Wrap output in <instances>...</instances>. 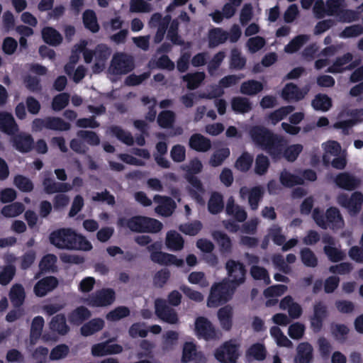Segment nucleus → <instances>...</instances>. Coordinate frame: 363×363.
Wrapping results in <instances>:
<instances>
[{"label":"nucleus","mask_w":363,"mask_h":363,"mask_svg":"<svg viewBox=\"0 0 363 363\" xmlns=\"http://www.w3.org/2000/svg\"><path fill=\"white\" fill-rule=\"evenodd\" d=\"M311 106L315 111L326 112L333 106V101L327 94H318L312 100Z\"/></svg>","instance_id":"c9c22d12"},{"label":"nucleus","mask_w":363,"mask_h":363,"mask_svg":"<svg viewBox=\"0 0 363 363\" xmlns=\"http://www.w3.org/2000/svg\"><path fill=\"white\" fill-rule=\"evenodd\" d=\"M179 334L174 330H168L163 335L162 349L163 351H170L177 344Z\"/></svg>","instance_id":"bf43d9fd"},{"label":"nucleus","mask_w":363,"mask_h":363,"mask_svg":"<svg viewBox=\"0 0 363 363\" xmlns=\"http://www.w3.org/2000/svg\"><path fill=\"white\" fill-rule=\"evenodd\" d=\"M228 38V33L220 28H211L208 32V47L213 48L224 43Z\"/></svg>","instance_id":"473e14b6"},{"label":"nucleus","mask_w":363,"mask_h":363,"mask_svg":"<svg viewBox=\"0 0 363 363\" xmlns=\"http://www.w3.org/2000/svg\"><path fill=\"white\" fill-rule=\"evenodd\" d=\"M104 325L105 322L102 318H95L89 320L81 327L80 333L84 337L91 336L101 330Z\"/></svg>","instance_id":"c756f323"},{"label":"nucleus","mask_w":363,"mask_h":363,"mask_svg":"<svg viewBox=\"0 0 363 363\" xmlns=\"http://www.w3.org/2000/svg\"><path fill=\"white\" fill-rule=\"evenodd\" d=\"M225 213L228 216L233 217L235 221L239 223L244 222L247 218V213L245 208L236 204L233 196H230L227 201Z\"/></svg>","instance_id":"dca6fc26"},{"label":"nucleus","mask_w":363,"mask_h":363,"mask_svg":"<svg viewBox=\"0 0 363 363\" xmlns=\"http://www.w3.org/2000/svg\"><path fill=\"white\" fill-rule=\"evenodd\" d=\"M225 269L233 284L239 286L245 282L247 270L243 263L234 259H228L225 263Z\"/></svg>","instance_id":"0eeeda50"},{"label":"nucleus","mask_w":363,"mask_h":363,"mask_svg":"<svg viewBox=\"0 0 363 363\" xmlns=\"http://www.w3.org/2000/svg\"><path fill=\"white\" fill-rule=\"evenodd\" d=\"M247 354L255 360L263 361L267 356V350L264 345L255 343L247 351Z\"/></svg>","instance_id":"69168bd1"},{"label":"nucleus","mask_w":363,"mask_h":363,"mask_svg":"<svg viewBox=\"0 0 363 363\" xmlns=\"http://www.w3.org/2000/svg\"><path fill=\"white\" fill-rule=\"evenodd\" d=\"M224 208L223 197L220 193L211 194L208 201V211L213 215H216L223 211Z\"/></svg>","instance_id":"58836bf2"},{"label":"nucleus","mask_w":363,"mask_h":363,"mask_svg":"<svg viewBox=\"0 0 363 363\" xmlns=\"http://www.w3.org/2000/svg\"><path fill=\"white\" fill-rule=\"evenodd\" d=\"M325 220L328 227L331 228H340L344 225L342 216L337 208L331 206L328 208L325 213Z\"/></svg>","instance_id":"cd10ccee"},{"label":"nucleus","mask_w":363,"mask_h":363,"mask_svg":"<svg viewBox=\"0 0 363 363\" xmlns=\"http://www.w3.org/2000/svg\"><path fill=\"white\" fill-rule=\"evenodd\" d=\"M25 210L24 205L20 202H15L4 206L1 209V213L4 217L13 218L21 214Z\"/></svg>","instance_id":"4d7b16f0"},{"label":"nucleus","mask_w":363,"mask_h":363,"mask_svg":"<svg viewBox=\"0 0 363 363\" xmlns=\"http://www.w3.org/2000/svg\"><path fill=\"white\" fill-rule=\"evenodd\" d=\"M117 224L119 227L128 228L136 233H156L163 227L160 220L143 216H135L130 218L121 217L118 219Z\"/></svg>","instance_id":"7ed1b4c3"},{"label":"nucleus","mask_w":363,"mask_h":363,"mask_svg":"<svg viewBox=\"0 0 363 363\" xmlns=\"http://www.w3.org/2000/svg\"><path fill=\"white\" fill-rule=\"evenodd\" d=\"M295 107L291 105L281 106V108L270 113L268 118L273 124H277L278 122L284 119L287 115L293 112Z\"/></svg>","instance_id":"6e6d98bb"},{"label":"nucleus","mask_w":363,"mask_h":363,"mask_svg":"<svg viewBox=\"0 0 363 363\" xmlns=\"http://www.w3.org/2000/svg\"><path fill=\"white\" fill-rule=\"evenodd\" d=\"M57 257L52 254H48L43 256L39 263V272L35 274V278L38 279L43 274L54 271Z\"/></svg>","instance_id":"f704fd0d"},{"label":"nucleus","mask_w":363,"mask_h":363,"mask_svg":"<svg viewBox=\"0 0 363 363\" xmlns=\"http://www.w3.org/2000/svg\"><path fill=\"white\" fill-rule=\"evenodd\" d=\"M211 235L218 245L221 254H230L232 252V240L226 233L220 230H215L212 233Z\"/></svg>","instance_id":"a878e982"},{"label":"nucleus","mask_w":363,"mask_h":363,"mask_svg":"<svg viewBox=\"0 0 363 363\" xmlns=\"http://www.w3.org/2000/svg\"><path fill=\"white\" fill-rule=\"evenodd\" d=\"M195 357H199V361L203 363L204 355L201 352H198L196 345L192 342H186L184 344L182 362L188 363L193 361Z\"/></svg>","instance_id":"bb28decb"},{"label":"nucleus","mask_w":363,"mask_h":363,"mask_svg":"<svg viewBox=\"0 0 363 363\" xmlns=\"http://www.w3.org/2000/svg\"><path fill=\"white\" fill-rule=\"evenodd\" d=\"M189 147L199 152H206L211 148V141L201 133L191 135L189 141Z\"/></svg>","instance_id":"6ab92c4d"},{"label":"nucleus","mask_w":363,"mask_h":363,"mask_svg":"<svg viewBox=\"0 0 363 363\" xmlns=\"http://www.w3.org/2000/svg\"><path fill=\"white\" fill-rule=\"evenodd\" d=\"M309 40V36L306 34L298 35L294 37L284 48L286 53H295L306 44Z\"/></svg>","instance_id":"de8ad7c7"},{"label":"nucleus","mask_w":363,"mask_h":363,"mask_svg":"<svg viewBox=\"0 0 363 363\" xmlns=\"http://www.w3.org/2000/svg\"><path fill=\"white\" fill-rule=\"evenodd\" d=\"M306 94L307 91H303L296 84L294 83H288L282 89L281 96L287 101H298L302 100Z\"/></svg>","instance_id":"5701e85b"},{"label":"nucleus","mask_w":363,"mask_h":363,"mask_svg":"<svg viewBox=\"0 0 363 363\" xmlns=\"http://www.w3.org/2000/svg\"><path fill=\"white\" fill-rule=\"evenodd\" d=\"M195 332L199 338L212 340L217 338V333L213 324L206 318L200 316L195 320Z\"/></svg>","instance_id":"9b49d317"},{"label":"nucleus","mask_w":363,"mask_h":363,"mask_svg":"<svg viewBox=\"0 0 363 363\" xmlns=\"http://www.w3.org/2000/svg\"><path fill=\"white\" fill-rule=\"evenodd\" d=\"M323 251L328 259L332 262H338L343 260L345 257V252L338 250L335 246L325 245Z\"/></svg>","instance_id":"774afa93"},{"label":"nucleus","mask_w":363,"mask_h":363,"mask_svg":"<svg viewBox=\"0 0 363 363\" xmlns=\"http://www.w3.org/2000/svg\"><path fill=\"white\" fill-rule=\"evenodd\" d=\"M352 58V55L350 52L337 57L333 65L328 68L327 72L333 74L343 72L345 70L344 66L350 63Z\"/></svg>","instance_id":"37998d69"},{"label":"nucleus","mask_w":363,"mask_h":363,"mask_svg":"<svg viewBox=\"0 0 363 363\" xmlns=\"http://www.w3.org/2000/svg\"><path fill=\"white\" fill-rule=\"evenodd\" d=\"M269 160L266 155L263 154L257 155L255 164V174L259 176L265 174L269 167Z\"/></svg>","instance_id":"0e129e2a"},{"label":"nucleus","mask_w":363,"mask_h":363,"mask_svg":"<svg viewBox=\"0 0 363 363\" xmlns=\"http://www.w3.org/2000/svg\"><path fill=\"white\" fill-rule=\"evenodd\" d=\"M218 318L223 329L230 330L233 325V309L230 306H225L218 311Z\"/></svg>","instance_id":"79ce46f5"},{"label":"nucleus","mask_w":363,"mask_h":363,"mask_svg":"<svg viewBox=\"0 0 363 363\" xmlns=\"http://www.w3.org/2000/svg\"><path fill=\"white\" fill-rule=\"evenodd\" d=\"M248 133L255 145L267 152L272 158L279 157L281 155L284 142L282 136L259 125L252 126Z\"/></svg>","instance_id":"f257e3e1"},{"label":"nucleus","mask_w":363,"mask_h":363,"mask_svg":"<svg viewBox=\"0 0 363 363\" xmlns=\"http://www.w3.org/2000/svg\"><path fill=\"white\" fill-rule=\"evenodd\" d=\"M44 324L45 320L42 316L38 315L33 319L30 331V344H35L38 340L40 337Z\"/></svg>","instance_id":"a19ab883"},{"label":"nucleus","mask_w":363,"mask_h":363,"mask_svg":"<svg viewBox=\"0 0 363 363\" xmlns=\"http://www.w3.org/2000/svg\"><path fill=\"white\" fill-rule=\"evenodd\" d=\"M0 129L9 135H13L18 132V125L11 113L0 112Z\"/></svg>","instance_id":"a211bd4d"},{"label":"nucleus","mask_w":363,"mask_h":363,"mask_svg":"<svg viewBox=\"0 0 363 363\" xmlns=\"http://www.w3.org/2000/svg\"><path fill=\"white\" fill-rule=\"evenodd\" d=\"M44 191L48 194L54 193H65L72 189V186L69 183L56 182L50 177H46L43 181Z\"/></svg>","instance_id":"4be33fe9"},{"label":"nucleus","mask_w":363,"mask_h":363,"mask_svg":"<svg viewBox=\"0 0 363 363\" xmlns=\"http://www.w3.org/2000/svg\"><path fill=\"white\" fill-rule=\"evenodd\" d=\"M279 180L281 184L285 187H292L296 185H301L303 184V179L302 177L293 174L286 169H284L281 172Z\"/></svg>","instance_id":"a18cd8bd"},{"label":"nucleus","mask_w":363,"mask_h":363,"mask_svg":"<svg viewBox=\"0 0 363 363\" xmlns=\"http://www.w3.org/2000/svg\"><path fill=\"white\" fill-rule=\"evenodd\" d=\"M184 240L182 236L177 232L169 231L167 234L166 245L169 249L173 251H179L183 249Z\"/></svg>","instance_id":"c03bdc74"},{"label":"nucleus","mask_w":363,"mask_h":363,"mask_svg":"<svg viewBox=\"0 0 363 363\" xmlns=\"http://www.w3.org/2000/svg\"><path fill=\"white\" fill-rule=\"evenodd\" d=\"M10 301L14 308H21L26 299L25 289L21 284H14L9 293Z\"/></svg>","instance_id":"393cba45"},{"label":"nucleus","mask_w":363,"mask_h":363,"mask_svg":"<svg viewBox=\"0 0 363 363\" xmlns=\"http://www.w3.org/2000/svg\"><path fill=\"white\" fill-rule=\"evenodd\" d=\"M11 136V143H12L13 147L18 152L27 153L32 150L34 140L30 134L25 133H16Z\"/></svg>","instance_id":"ddd939ff"},{"label":"nucleus","mask_w":363,"mask_h":363,"mask_svg":"<svg viewBox=\"0 0 363 363\" xmlns=\"http://www.w3.org/2000/svg\"><path fill=\"white\" fill-rule=\"evenodd\" d=\"M41 34L43 41L51 46L59 45L63 40L60 32L50 26L43 28L42 29Z\"/></svg>","instance_id":"7c9ffc66"},{"label":"nucleus","mask_w":363,"mask_h":363,"mask_svg":"<svg viewBox=\"0 0 363 363\" xmlns=\"http://www.w3.org/2000/svg\"><path fill=\"white\" fill-rule=\"evenodd\" d=\"M23 82L26 88L30 92L40 93L41 92L43 87L40 83V79L36 76H32L27 74L23 77Z\"/></svg>","instance_id":"13d9d810"},{"label":"nucleus","mask_w":363,"mask_h":363,"mask_svg":"<svg viewBox=\"0 0 363 363\" xmlns=\"http://www.w3.org/2000/svg\"><path fill=\"white\" fill-rule=\"evenodd\" d=\"M154 201L160 205L156 208V211L164 216H169L172 214L175 208L174 200L169 196L155 195Z\"/></svg>","instance_id":"412c9836"},{"label":"nucleus","mask_w":363,"mask_h":363,"mask_svg":"<svg viewBox=\"0 0 363 363\" xmlns=\"http://www.w3.org/2000/svg\"><path fill=\"white\" fill-rule=\"evenodd\" d=\"M91 316V311L86 307L80 306L72 311L67 317L70 324L79 326L89 320Z\"/></svg>","instance_id":"aec40b11"},{"label":"nucleus","mask_w":363,"mask_h":363,"mask_svg":"<svg viewBox=\"0 0 363 363\" xmlns=\"http://www.w3.org/2000/svg\"><path fill=\"white\" fill-rule=\"evenodd\" d=\"M268 236L278 246L282 245L286 241V236L282 233V228L277 224H273L269 228Z\"/></svg>","instance_id":"680f3d73"},{"label":"nucleus","mask_w":363,"mask_h":363,"mask_svg":"<svg viewBox=\"0 0 363 363\" xmlns=\"http://www.w3.org/2000/svg\"><path fill=\"white\" fill-rule=\"evenodd\" d=\"M254 161L253 156L248 152H243L236 160L235 167L242 172H248Z\"/></svg>","instance_id":"49530a36"},{"label":"nucleus","mask_w":363,"mask_h":363,"mask_svg":"<svg viewBox=\"0 0 363 363\" xmlns=\"http://www.w3.org/2000/svg\"><path fill=\"white\" fill-rule=\"evenodd\" d=\"M49 240L52 245L61 250L89 251L92 248L91 242L84 235L70 228L53 230Z\"/></svg>","instance_id":"f03ea898"},{"label":"nucleus","mask_w":363,"mask_h":363,"mask_svg":"<svg viewBox=\"0 0 363 363\" xmlns=\"http://www.w3.org/2000/svg\"><path fill=\"white\" fill-rule=\"evenodd\" d=\"M335 185L344 190L354 191L361 185V179L347 172H340L334 178Z\"/></svg>","instance_id":"f8f14e48"},{"label":"nucleus","mask_w":363,"mask_h":363,"mask_svg":"<svg viewBox=\"0 0 363 363\" xmlns=\"http://www.w3.org/2000/svg\"><path fill=\"white\" fill-rule=\"evenodd\" d=\"M122 351L123 347L121 345L110 344L108 342L96 344L91 347V354L95 357L119 354Z\"/></svg>","instance_id":"f3484780"},{"label":"nucleus","mask_w":363,"mask_h":363,"mask_svg":"<svg viewBox=\"0 0 363 363\" xmlns=\"http://www.w3.org/2000/svg\"><path fill=\"white\" fill-rule=\"evenodd\" d=\"M231 108L238 113H246L252 110L250 99L242 96H235L231 99Z\"/></svg>","instance_id":"ea45409f"},{"label":"nucleus","mask_w":363,"mask_h":363,"mask_svg":"<svg viewBox=\"0 0 363 363\" xmlns=\"http://www.w3.org/2000/svg\"><path fill=\"white\" fill-rule=\"evenodd\" d=\"M175 113L170 110L162 111L157 116V123L162 128H169L172 127L175 121Z\"/></svg>","instance_id":"5fc2aeb1"},{"label":"nucleus","mask_w":363,"mask_h":363,"mask_svg":"<svg viewBox=\"0 0 363 363\" xmlns=\"http://www.w3.org/2000/svg\"><path fill=\"white\" fill-rule=\"evenodd\" d=\"M337 203L347 209L350 213H357L363 203V194L360 191H354L349 197L346 194H340L337 198Z\"/></svg>","instance_id":"1a4fd4ad"},{"label":"nucleus","mask_w":363,"mask_h":363,"mask_svg":"<svg viewBox=\"0 0 363 363\" xmlns=\"http://www.w3.org/2000/svg\"><path fill=\"white\" fill-rule=\"evenodd\" d=\"M50 328L59 335H66L69 331V327L67 325L65 315L60 313L52 317L50 322Z\"/></svg>","instance_id":"72a5a7b5"},{"label":"nucleus","mask_w":363,"mask_h":363,"mask_svg":"<svg viewBox=\"0 0 363 363\" xmlns=\"http://www.w3.org/2000/svg\"><path fill=\"white\" fill-rule=\"evenodd\" d=\"M239 346L232 340L225 342L215 351V357L220 363H236Z\"/></svg>","instance_id":"39448f33"},{"label":"nucleus","mask_w":363,"mask_h":363,"mask_svg":"<svg viewBox=\"0 0 363 363\" xmlns=\"http://www.w3.org/2000/svg\"><path fill=\"white\" fill-rule=\"evenodd\" d=\"M71 125L60 117L48 116L46 117V129L52 130L67 131L69 130Z\"/></svg>","instance_id":"09e8293b"},{"label":"nucleus","mask_w":363,"mask_h":363,"mask_svg":"<svg viewBox=\"0 0 363 363\" xmlns=\"http://www.w3.org/2000/svg\"><path fill=\"white\" fill-rule=\"evenodd\" d=\"M232 296V291L228 283H215L211 288L208 297L207 306L210 308H216L228 302Z\"/></svg>","instance_id":"20e7f679"},{"label":"nucleus","mask_w":363,"mask_h":363,"mask_svg":"<svg viewBox=\"0 0 363 363\" xmlns=\"http://www.w3.org/2000/svg\"><path fill=\"white\" fill-rule=\"evenodd\" d=\"M303 150V146L300 144L291 145L286 147V141L284 140L282 146L281 155L279 157L273 158L279 160L284 157L289 162L295 161Z\"/></svg>","instance_id":"2f4dec72"},{"label":"nucleus","mask_w":363,"mask_h":363,"mask_svg":"<svg viewBox=\"0 0 363 363\" xmlns=\"http://www.w3.org/2000/svg\"><path fill=\"white\" fill-rule=\"evenodd\" d=\"M157 244L153 243L147 246L148 251L151 252L150 259L155 262L161 265H168V257H170V254L163 252L162 251H154L156 250Z\"/></svg>","instance_id":"864d4df0"},{"label":"nucleus","mask_w":363,"mask_h":363,"mask_svg":"<svg viewBox=\"0 0 363 363\" xmlns=\"http://www.w3.org/2000/svg\"><path fill=\"white\" fill-rule=\"evenodd\" d=\"M134 68L133 59L125 53H116L113 55L110 69L114 74H125Z\"/></svg>","instance_id":"6e6552de"},{"label":"nucleus","mask_w":363,"mask_h":363,"mask_svg":"<svg viewBox=\"0 0 363 363\" xmlns=\"http://www.w3.org/2000/svg\"><path fill=\"white\" fill-rule=\"evenodd\" d=\"M155 314L165 323L177 324L179 322L177 313L167 305L164 299L157 298L155 302Z\"/></svg>","instance_id":"9d476101"},{"label":"nucleus","mask_w":363,"mask_h":363,"mask_svg":"<svg viewBox=\"0 0 363 363\" xmlns=\"http://www.w3.org/2000/svg\"><path fill=\"white\" fill-rule=\"evenodd\" d=\"M263 89L262 82L255 79H249L241 84L240 91L242 94L255 96L261 92Z\"/></svg>","instance_id":"4c0bfd02"},{"label":"nucleus","mask_w":363,"mask_h":363,"mask_svg":"<svg viewBox=\"0 0 363 363\" xmlns=\"http://www.w3.org/2000/svg\"><path fill=\"white\" fill-rule=\"evenodd\" d=\"M230 150L228 147H222L216 150L211 155L209 164L211 167L220 166L223 162L229 157Z\"/></svg>","instance_id":"3c124183"},{"label":"nucleus","mask_w":363,"mask_h":363,"mask_svg":"<svg viewBox=\"0 0 363 363\" xmlns=\"http://www.w3.org/2000/svg\"><path fill=\"white\" fill-rule=\"evenodd\" d=\"M313 347L308 342H301L297 347L294 363H310L313 359Z\"/></svg>","instance_id":"c85d7f7f"},{"label":"nucleus","mask_w":363,"mask_h":363,"mask_svg":"<svg viewBox=\"0 0 363 363\" xmlns=\"http://www.w3.org/2000/svg\"><path fill=\"white\" fill-rule=\"evenodd\" d=\"M116 298V294L112 289H102L89 295L86 299L87 305L93 307H101L111 305Z\"/></svg>","instance_id":"423d86ee"},{"label":"nucleus","mask_w":363,"mask_h":363,"mask_svg":"<svg viewBox=\"0 0 363 363\" xmlns=\"http://www.w3.org/2000/svg\"><path fill=\"white\" fill-rule=\"evenodd\" d=\"M205 79V73L196 72L189 73L183 77V80L187 83L186 87L189 90L197 89Z\"/></svg>","instance_id":"8fccbe9b"},{"label":"nucleus","mask_w":363,"mask_h":363,"mask_svg":"<svg viewBox=\"0 0 363 363\" xmlns=\"http://www.w3.org/2000/svg\"><path fill=\"white\" fill-rule=\"evenodd\" d=\"M13 184L22 192H30L34 187L31 180L21 174L14 177Z\"/></svg>","instance_id":"338daca9"},{"label":"nucleus","mask_w":363,"mask_h":363,"mask_svg":"<svg viewBox=\"0 0 363 363\" xmlns=\"http://www.w3.org/2000/svg\"><path fill=\"white\" fill-rule=\"evenodd\" d=\"M83 24L86 29L93 33L99 32L100 26L97 21L96 13L91 9H86L82 15Z\"/></svg>","instance_id":"e433bc0d"},{"label":"nucleus","mask_w":363,"mask_h":363,"mask_svg":"<svg viewBox=\"0 0 363 363\" xmlns=\"http://www.w3.org/2000/svg\"><path fill=\"white\" fill-rule=\"evenodd\" d=\"M301 259L307 267H315L318 265V258L315 253L308 247H304L300 252Z\"/></svg>","instance_id":"052dcab7"},{"label":"nucleus","mask_w":363,"mask_h":363,"mask_svg":"<svg viewBox=\"0 0 363 363\" xmlns=\"http://www.w3.org/2000/svg\"><path fill=\"white\" fill-rule=\"evenodd\" d=\"M130 311L127 306H121L109 311L106 318L108 321H117L130 315Z\"/></svg>","instance_id":"e2e57ef3"},{"label":"nucleus","mask_w":363,"mask_h":363,"mask_svg":"<svg viewBox=\"0 0 363 363\" xmlns=\"http://www.w3.org/2000/svg\"><path fill=\"white\" fill-rule=\"evenodd\" d=\"M350 116L352 118L337 121L333 125L335 129H341L344 135H349L351 128L356 124L363 121V119L359 118V116H363V108L352 110Z\"/></svg>","instance_id":"2eb2a0df"},{"label":"nucleus","mask_w":363,"mask_h":363,"mask_svg":"<svg viewBox=\"0 0 363 363\" xmlns=\"http://www.w3.org/2000/svg\"><path fill=\"white\" fill-rule=\"evenodd\" d=\"M240 194L244 197L248 194V202L252 210H257L259 206V202L262 199L264 191L261 186H254L250 190L245 187L240 189Z\"/></svg>","instance_id":"b1692460"},{"label":"nucleus","mask_w":363,"mask_h":363,"mask_svg":"<svg viewBox=\"0 0 363 363\" xmlns=\"http://www.w3.org/2000/svg\"><path fill=\"white\" fill-rule=\"evenodd\" d=\"M111 133L120 141L124 144L131 146L134 143L133 137L130 132L125 131L118 125L111 127Z\"/></svg>","instance_id":"603ef678"},{"label":"nucleus","mask_w":363,"mask_h":363,"mask_svg":"<svg viewBox=\"0 0 363 363\" xmlns=\"http://www.w3.org/2000/svg\"><path fill=\"white\" fill-rule=\"evenodd\" d=\"M58 283L55 277H45L35 283L33 287L34 294L38 297H43L54 290L58 286Z\"/></svg>","instance_id":"4468645a"}]
</instances>
